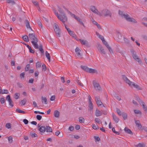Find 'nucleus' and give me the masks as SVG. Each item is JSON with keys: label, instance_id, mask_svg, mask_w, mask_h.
Wrapping results in <instances>:
<instances>
[{"label": "nucleus", "instance_id": "f257e3e1", "mask_svg": "<svg viewBox=\"0 0 147 147\" xmlns=\"http://www.w3.org/2000/svg\"><path fill=\"white\" fill-rule=\"evenodd\" d=\"M119 14L123 18L125 19L127 21L129 22L136 23L137 21L136 20L133 18L130 17V16L127 13H125L123 12L119 11Z\"/></svg>", "mask_w": 147, "mask_h": 147}, {"label": "nucleus", "instance_id": "f03ea898", "mask_svg": "<svg viewBox=\"0 0 147 147\" xmlns=\"http://www.w3.org/2000/svg\"><path fill=\"white\" fill-rule=\"evenodd\" d=\"M29 38L32 40L31 42L35 49H38L39 46L37 43L38 39L35 36L34 33L30 34H29Z\"/></svg>", "mask_w": 147, "mask_h": 147}, {"label": "nucleus", "instance_id": "7ed1b4c3", "mask_svg": "<svg viewBox=\"0 0 147 147\" xmlns=\"http://www.w3.org/2000/svg\"><path fill=\"white\" fill-rule=\"evenodd\" d=\"M55 31L56 34L57 35L58 37L60 36L61 30L59 28L58 24L56 23H55L53 26Z\"/></svg>", "mask_w": 147, "mask_h": 147}, {"label": "nucleus", "instance_id": "20e7f679", "mask_svg": "<svg viewBox=\"0 0 147 147\" xmlns=\"http://www.w3.org/2000/svg\"><path fill=\"white\" fill-rule=\"evenodd\" d=\"M101 13L102 16L105 17L109 16L110 17H111L112 14L109 10L107 9H104L101 11Z\"/></svg>", "mask_w": 147, "mask_h": 147}, {"label": "nucleus", "instance_id": "39448f33", "mask_svg": "<svg viewBox=\"0 0 147 147\" xmlns=\"http://www.w3.org/2000/svg\"><path fill=\"white\" fill-rule=\"evenodd\" d=\"M59 18L58 19L61 21L63 24H64L65 22L67 20V17L64 12L60 13Z\"/></svg>", "mask_w": 147, "mask_h": 147}, {"label": "nucleus", "instance_id": "423d86ee", "mask_svg": "<svg viewBox=\"0 0 147 147\" xmlns=\"http://www.w3.org/2000/svg\"><path fill=\"white\" fill-rule=\"evenodd\" d=\"M122 79L126 83L128 84L130 86H131V84L132 83V82L128 79L125 75H122Z\"/></svg>", "mask_w": 147, "mask_h": 147}, {"label": "nucleus", "instance_id": "0eeeda50", "mask_svg": "<svg viewBox=\"0 0 147 147\" xmlns=\"http://www.w3.org/2000/svg\"><path fill=\"white\" fill-rule=\"evenodd\" d=\"M38 129L41 132L44 133L46 131V127L45 126H41L39 124L38 125Z\"/></svg>", "mask_w": 147, "mask_h": 147}, {"label": "nucleus", "instance_id": "6e6552de", "mask_svg": "<svg viewBox=\"0 0 147 147\" xmlns=\"http://www.w3.org/2000/svg\"><path fill=\"white\" fill-rule=\"evenodd\" d=\"M97 45L98 49L100 51L101 53L105 54L106 53L104 49H103L102 45L99 43H97Z\"/></svg>", "mask_w": 147, "mask_h": 147}, {"label": "nucleus", "instance_id": "1a4fd4ad", "mask_svg": "<svg viewBox=\"0 0 147 147\" xmlns=\"http://www.w3.org/2000/svg\"><path fill=\"white\" fill-rule=\"evenodd\" d=\"M93 86L96 90H99L100 89V87L98 83H97L94 81H93Z\"/></svg>", "mask_w": 147, "mask_h": 147}, {"label": "nucleus", "instance_id": "9d476101", "mask_svg": "<svg viewBox=\"0 0 147 147\" xmlns=\"http://www.w3.org/2000/svg\"><path fill=\"white\" fill-rule=\"evenodd\" d=\"M79 40L82 44L85 45L87 47H90L88 42L86 40L80 39Z\"/></svg>", "mask_w": 147, "mask_h": 147}, {"label": "nucleus", "instance_id": "9b49d317", "mask_svg": "<svg viewBox=\"0 0 147 147\" xmlns=\"http://www.w3.org/2000/svg\"><path fill=\"white\" fill-rule=\"evenodd\" d=\"M95 98L96 104L98 106H100L102 104V102L101 101L100 98L99 97L95 96Z\"/></svg>", "mask_w": 147, "mask_h": 147}, {"label": "nucleus", "instance_id": "f8f14e48", "mask_svg": "<svg viewBox=\"0 0 147 147\" xmlns=\"http://www.w3.org/2000/svg\"><path fill=\"white\" fill-rule=\"evenodd\" d=\"M93 109V104L92 102H89L88 111L90 112V113H91L92 112Z\"/></svg>", "mask_w": 147, "mask_h": 147}, {"label": "nucleus", "instance_id": "ddd939ff", "mask_svg": "<svg viewBox=\"0 0 147 147\" xmlns=\"http://www.w3.org/2000/svg\"><path fill=\"white\" fill-rule=\"evenodd\" d=\"M88 72L90 73H96V74L98 73L96 69L90 68L89 69Z\"/></svg>", "mask_w": 147, "mask_h": 147}, {"label": "nucleus", "instance_id": "4468645a", "mask_svg": "<svg viewBox=\"0 0 147 147\" xmlns=\"http://www.w3.org/2000/svg\"><path fill=\"white\" fill-rule=\"evenodd\" d=\"M134 59H135L136 61L140 63H142V61L138 57L137 55H134L133 57Z\"/></svg>", "mask_w": 147, "mask_h": 147}, {"label": "nucleus", "instance_id": "2eb2a0df", "mask_svg": "<svg viewBox=\"0 0 147 147\" xmlns=\"http://www.w3.org/2000/svg\"><path fill=\"white\" fill-rule=\"evenodd\" d=\"M102 112H101L99 110L96 109L95 112V115L97 117L101 116L102 114Z\"/></svg>", "mask_w": 147, "mask_h": 147}, {"label": "nucleus", "instance_id": "dca6fc26", "mask_svg": "<svg viewBox=\"0 0 147 147\" xmlns=\"http://www.w3.org/2000/svg\"><path fill=\"white\" fill-rule=\"evenodd\" d=\"M140 104L144 110L147 112V106L146 105L145 103L142 102Z\"/></svg>", "mask_w": 147, "mask_h": 147}, {"label": "nucleus", "instance_id": "f3484780", "mask_svg": "<svg viewBox=\"0 0 147 147\" xmlns=\"http://www.w3.org/2000/svg\"><path fill=\"white\" fill-rule=\"evenodd\" d=\"M124 130L126 133L127 134H133L131 130L127 127H125L124 129Z\"/></svg>", "mask_w": 147, "mask_h": 147}, {"label": "nucleus", "instance_id": "a211bd4d", "mask_svg": "<svg viewBox=\"0 0 147 147\" xmlns=\"http://www.w3.org/2000/svg\"><path fill=\"white\" fill-rule=\"evenodd\" d=\"M90 8L91 10L94 13H96V11H98L97 9L94 6H91L90 7Z\"/></svg>", "mask_w": 147, "mask_h": 147}, {"label": "nucleus", "instance_id": "6ab92c4d", "mask_svg": "<svg viewBox=\"0 0 147 147\" xmlns=\"http://www.w3.org/2000/svg\"><path fill=\"white\" fill-rule=\"evenodd\" d=\"M113 119V120L116 123H117L119 121V119L114 114H112Z\"/></svg>", "mask_w": 147, "mask_h": 147}, {"label": "nucleus", "instance_id": "aec40b11", "mask_svg": "<svg viewBox=\"0 0 147 147\" xmlns=\"http://www.w3.org/2000/svg\"><path fill=\"white\" fill-rule=\"evenodd\" d=\"M25 24L27 28H30L32 30V28L30 25L29 21L27 20H26L25 22Z\"/></svg>", "mask_w": 147, "mask_h": 147}, {"label": "nucleus", "instance_id": "412c9836", "mask_svg": "<svg viewBox=\"0 0 147 147\" xmlns=\"http://www.w3.org/2000/svg\"><path fill=\"white\" fill-rule=\"evenodd\" d=\"M132 86L134 87L135 88H136L138 90H141L142 89L137 84H136L132 82V83L131 84V86L132 87Z\"/></svg>", "mask_w": 147, "mask_h": 147}, {"label": "nucleus", "instance_id": "4be33fe9", "mask_svg": "<svg viewBox=\"0 0 147 147\" xmlns=\"http://www.w3.org/2000/svg\"><path fill=\"white\" fill-rule=\"evenodd\" d=\"M59 112L58 110H55L54 112V116L57 118H58L59 116Z\"/></svg>", "mask_w": 147, "mask_h": 147}, {"label": "nucleus", "instance_id": "5701e85b", "mask_svg": "<svg viewBox=\"0 0 147 147\" xmlns=\"http://www.w3.org/2000/svg\"><path fill=\"white\" fill-rule=\"evenodd\" d=\"M25 45H26L27 47L29 49V51L30 53H34V50H33L32 49L31 47L29 45H27L26 44H25Z\"/></svg>", "mask_w": 147, "mask_h": 147}, {"label": "nucleus", "instance_id": "b1692460", "mask_svg": "<svg viewBox=\"0 0 147 147\" xmlns=\"http://www.w3.org/2000/svg\"><path fill=\"white\" fill-rule=\"evenodd\" d=\"M22 38L23 40L26 42H28L29 39L28 36L27 35H24L22 37Z\"/></svg>", "mask_w": 147, "mask_h": 147}, {"label": "nucleus", "instance_id": "393cba45", "mask_svg": "<svg viewBox=\"0 0 147 147\" xmlns=\"http://www.w3.org/2000/svg\"><path fill=\"white\" fill-rule=\"evenodd\" d=\"M81 67L86 71L88 72L89 68L87 66L81 65Z\"/></svg>", "mask_w": 147, "mask_h": 147}, {"label": "nucleus", "instance_id": "a878e982", "mask_svg": "<svg viewBox=\"0 0 147 147\" xmlns=\"http://www.w3.org/2000/svg\"><path fill=\"white\" fill-rule=\"evenodd\" d=\"M46 130L47 132H51L52 131V128L49 126H46Z\"/></svg>", "mask_w": 147, "mask_h": 147}, {"label": "nucleus", "instance_id": "bb28decb", "mask_svg": "<svg viewBox=\"0 0 147 147\" xmlns=\"http://www.w3.org/2000/svg\"><path fill=\"white\" fill-rule=\"evenodd\" d=\"M42 103L44 102L45 104H47V99L45 97L42 96Z\"/></svg>", "mask_w": 147, "mask_h": 147}, {"label": "nucleus", "instance_id": "cd10ccee", "mask_svg": "<svg viewBox=\"0 0 147 147\" xmlns=\"http://www.w3.org/2000/svg\"><path fill=\"white\" fill-rule=\"evenodd\" d=\"M75 51L78 56L80 55V52L81 51L78 47H77L76 48Z\"/></svg>", "mask_w": 147, "mask_h": 147}, {"label": "nucleus", "instance_id": "c85d7f7f", "mask_svg": "<svg viewBox=\"0 0 147 147\" xmlns=\"http://www.w3.org/2000/svg\"><path fill=\"white\" fill-rule=\"evenodd\" d=\"M145 146L146 144L143 143H139L136 146L137 147H145Z\"/></svg>", "mask_w": 147, "mask_h": 147}, {"label": "nucleus", "instance_id": "c756f323", "mask_svg": "<svg viewBox=\"0 0 147 147\" xmlns=\"http://www.w3.org/2000/svg\"><path fill=\"white\" fill-rule=\"evenodd\" d=\"M45 54L46 57L49 60V61L50 62L51 61V57L50 54L48 53L47 51H46L45 52Z\"/></svg>", "mask_w": 147, "mask_h": 147}, {"label": "nucleus", "instance_id": "7c9ffc66", "mask_svg": "<svg viewBox=\"0 0 147 147\" xmlns=\"http://www.w3.org/2000/svg\"><path fill=\"white\" fill-rule=\"evenodd\" d=\"M69 34L71 36H72V37L76 39V38L77 37L76 35L75 34L74 32L72 31L70 32Z\"/></svg>", "mask_w": 147, "mask_h": 147}, {"label": "nucleus", "instance_id": "2f4dec72", "mask_svg": "<svg viewBox=\"0 0 147 147\" xmlns=\"http://www.w3.org/2000/svg\"><path fill=\"white\" fill-rule=\"evenodd\" d=\"M7 3H11L12 4L14 5L16 4V2L13 0H6Z\"/></svg>", "mask_w": 147, "mask_h": 147}, {"label": "nucleus", "instance_id": "473e14b6", "mask_svg": "<svg viewBox=\"0 0 147 147\" xmlns=\"http://www.w3.org/2000/svg\"><path fill=\"white\" fill-rule=\"evenodd\" d=\"M6 138L8 139V141L9 143H11L13 142V138L11 136H9V137H6Z\"/></svg>", "mask_w": 147, "mask_h": 147}, {"label": "nucleus", "instance_id": "72a5a7b5", "mask_svg": "<svg viewBox=\"0 0 147 147\" xmlns=\"http://www.w3.org/2000/svg\"><path fill=\"white\" fill-rule=\"evenodd\" d=\"M30 135L33 138L37 137V134H35L33 132H31L30 133Z\"/></svg>", "mask_w": 147, "mask_h": 147}, {"label": "nucleus", "instance_id": "f704fd0d", "mask_svg": "<svg viewBox=\"0 0 147 147\" xmlns=\"http://www.w3.org/2000/svg\"><path fill=\"white\" fill-rule=\"evenodd\" d=\"M39 49L42 53H44V51L42 49V46L41 44L40 45Z\"/></svg>", "mask_w": 147, "mask_h": 147}, {"label": "nucleus", "instance_id": "c9c22d12", "mask_svg": "<svg viewBox=\"0 0 147 147\" xmlns=\"http://www.w3.org/2000/svg\"><path fill=\"white\" fill-rule=\"evenodd\" d=\"M53 11L55 13V14L56 15L57 18L58 19H59V17H60V15L58 13L57 11L55 9L53 10Z\"/></svg>", "mask_w": 147, "mask_h": 147}, {"label": "nucleus", "instance_id": "e433bc0d", "mask_svg": "<svg viewBox=\"0 0 147 147\" xmlns=\"http://www.w3.org/2000/svg\"><path fill=\"white\" fill-rule=\"evenodd\" d=\"M41 65L42 64L41 62L39 61H38V62L36 63V68L40 67L41 66Z\"/></svg>", "mask_w": 147, "mask_h": 147}, {"label": "nucleus", "instance_id": "4c0bfd02", "mask_svg": "<svg viewBox=\"0 0 147 147\" xmlns=\"http://www.w3.org/2000/svg\"><path fill=\"white\" fill-rule=\"evenodd\" d=\"M130 51L131 53V54H132V57L136 55V52L135 51L134 49H131V50Z\"/></svg>", "mask_w": 147, "mask_h": 147}, {"label": "nucleus", "instance_id": "58836bf2", "mask_svg": "<svg viewBox=\"0 0 147 147\" xmlns=\"http://www.w3.org/2000/svg\"><path fill=\"white\" fill-rule=\"evenodd\" d=\"M26 102H27V100L25 98H24L23 100L21 101V103L22 105H25L26 104Z\"/></svg>", "mask_w": 147, "mask_h": 147}, {"label": "nucleus", "instance_id": "ea45409f", "mask_svg": "<svg viewBox=\"0 0 147 147\" xmlns=\"http://www.w3.org/2000/svg\"><path fill=\"white\" fill-rule=\"evenodd\" d=\"M92 128L94 129H98L99 128L98 126L97 125L93 124H92Z\"/></svg>", "mask_w": 147, "mask_h": 147}, {"label": "nucleus", "instance_id": "a19ab883", "mask_svg": "<svg viewBox=\"0 0 147 147\" xmlns=\"http://www.w3.org/2000/svg\"><path fill=\"white\" fill-rule=\"evenodd\" d=\"M30 67V65L29 64H27L25 68V71H28Z\"/></svg>", "mask_w": 147, "mask_h": 147}, {"label": "nucleus", "instance_id": "79ce46f5", "mask_svg": "<svg viewBox=\"0 0 147 147\" xmlns=\"http://www.w3.org/2000/svg\"><path fill=\"white\" fill-rule=\"evenodd\" d=\"M16 112L19 113H25V112L24 111L21 110L19 108L16 109Z\"/></svg>", "mask_w": 147, "mask_h": 147}, {"label": "nucleus", "instance_id": "37998d69", "mask_svg": "<svg viewBox=\"0 0 147 147\" xmlns=\"http://www.w3.org/2000/svg\"><path fill=\"white\" fill-rule=\"evenodd\" d=\"M79 122L80 123H84V119L82 117H80L79 118Z\"/></svg>", "mask_w": 147, "mask_h": 147}, {"label": "nucleus", "instance_id": "c03bdc74", "mask_svg": "<svg viewBox=\"0 0 147 147\" xmlns=\"http://www.w3.org/2000/svg\"><path fill=\"white\" fill-rule=\"evenodd\" d=\"M122 116L124 120H125L127 118V115L126 113H123L122 114Z\"/></svg>", "mask_w": 147, "mask_h": 147}, {"label": "nucleus", "instance_id": "a18cd8bd", "mask_svg": "<svg viewBox=\"0 0 147 147\" xmlns=\"http://www.w3.org/2000/svg\"><path fill=\"white\" fill-rule=\"evenodd\" d=\"M112 131L115 134L117 135H119L120 134V133L118 131H117L115 130V129L114 127H113L112 129Z\"/></svg>", "mask_w": 147, "mask_h": 147}, {"label": "nucleus", "instance_id": "49530a36", "mask_svg": "<svg viewBox=\"0 0 147 147\" xmlns=\"http://www.w3.org/2000/svg\"><path fill=\"white\" fill-rule=\"evenodd\" d=\"M20 95V94H19V93H16L14 95L15 98L16 99H18L19 98V97Z\"/></svg>", "mask_w": 147, "mask_h": 147}, {"label": "nucleus", "instance_id": "de8ad7c7", "mask_svg": "<svg viewBox=\"0 0 147 147\" xmlns=\"http://www.w3.org/2000/svg\"><path fill=\"white\" fill-rule=\"evenodd\" d=\"M5 127L8 129L10 128L11 127V124L9 123H6L5 125Z\"/></svg>", "mask_w": 147, "mask_h": 147}, {"label": "nucleus", "instance_id": "09e8293b", "mask_svg": "<svg viewBox=\"0 0 147 147\" xmlns=\"http://www.w3.org/2000/svg\"><path fill=\"white\" fill-rule=\"evenodd\" d=\"M102 41L103 44L105 45L106 47L109 45L107 42L105 40V39H103Z\"/></svg>", "mask_w": 147, "mask_h": 147}, {"label": "nucleus", "instance_id": "8fccbe9b", "mask_svg": "<svg viewBox=\"0 0 147 147\" xmlns=\"http://www.w3.org/2000/svg\"><path fill=\"white\" fill-rule=\"evenodd\" d=\"M94 120L97 123L99 124L101 122L100 119H99L96 118Z\"/></svg>", "mask_w": 147, "mask_h": 147}, {"label": "nucleus", "instance_id": "3c124183", "mask_svg": "<svg viewBox=\"0 0 147 147\" xmlns=\"http://www.w3.org/2000/svg\"><path fill=\"white\" fill-rule=\"evenodd\" d=\"M107 48L109 51H110L111 53H113V52L111 48L109 45H108V46H107Z\"/></svg>", "mask_w": 147, "mask_h": 147}, {"label": "nucleus", "instance_id": "603ef678", "mask_svg": "<svg viewBox=\"0 0 147 147\" xmlns=\"http://www.w3.org/2000/svg\"><path fill=\"white\" fill-rule=\"evenodd\" d=\"M107 48L109 51H110L111 53H113V52L111 48L109 45H108V46H107Z\"/></svg>", "mask_w": 147, "mask_h": 147}, {"label": "nucleus", "instance_id": "864d4df0", "mask_svg": "<svg viewBox=\"0 0 147 147\" xmlns=\"http://www.w3.org/2000/svg\"><path fill=\"white\" fill-rule=\"evenodd\" d=\"M134 112L135 114H141V112L139 110H134Z\"/></svg>", "mask_w": 147, "mask_h": 147}, {"label": "nucleus", "instance_id": "5fc2aeb1", "mask_svg": "<svg viewBox=\"0 0 147 147\" xmlns=\"http://www.w3.org/2000/svg\"><path fill=\"white\" fill-rule=\"evenodd\" d=\"M136 100L138 101L140 103V104L141 103H142V102H143L141 100L138 96H137L136 97Z\"/></svg>", "mask_w": 147, "mask_h": 147}, {"label": "nucleus", "instance_id": "6e6d98bb", "mask_svg": "<svg viewBox=\"0 0 147 147\" xmlns=\"http://www.w3.org/2000/svg\"><path fill=\"white\" fill-rule=\"evenodd\" d=\"M9 93L8 90H2V94H8Z\"/></svg>", "mask_w": 147, "mask_h": 147}, {"label": "nucleus", "instance_id": "4d7b16f0", "mask_svg": "<svg viewBox=\"0 0 147 147\" xmlns=\"http://www.w3.org/2000/svg\"><path fill=\"white\" fill-rule=\"evenodd\" d=\"M42 70H43L45 71H46L47 67L46 65L44 64H42Z\"/></svg>", "mask_w": 147, "mask_h": 147}, {"label": "nucleus", "instance_id": "13d9d810", "mask_svg": "<svg viewBox=\"0 0 147 147\" xmlns=\"http://www.w3.org/2000/svg\"><path fill=\"white\" fill-rule=\"evenodd\" d=\"M34 5L36 6H37L38 7H39V4L37 1H34L32 2Z\"/></svg>", "mask_w": 147, "mask_h": 147}, {"label": "nucleus", "instance_id": "bf43d9fd", "mask_svg": "<svg viewBox=\"0 0 147 147\" xmlns=\"http://www.w3.org/2000/svg\"><path fill=\"white\" fill-rule=\"evenodd\" d=\"M6 100H7L8 102L11 100V99L9 95H8L6 97Z\"/></svg>", "mask_w": 147, "mask_h": 147}, {"label": "nucleus", "instance_id": "052dcab7", "mask_svg": "<svg viewBox=\"0 0 147 147\" xmlns=\"http://www.w3.org/2000/svg\"><path fill=\"white\" fill-rule=\"evenodd\" d=\"M137 127L139 129H141L142 126L140 123H139V124H137V125H136Z\"/></svg>", "mask_w": 147, "mask_h": 147}, {"label": "nucleus", "instance_id": "680f3d73", "mask_svg": "<svg viewBox=\"0 0 147 147\" xmlns=\"http://www.w3.org/2000/svg\"><path fill=\"white\" fill-rule=\"evenodd\" d=\"M58 11H59L60 14L64 12L63 9L59 7H58Z\"/></svg>", "mask_w": 147, "mask_h": 147}, {"label": "nucleus", "instance_id": "e2e57ef3", "mask_svg": "<svg viewBox=\"0 0 147 147\" xmlns=\"http://www.w3.org/2000/svg\"><path fill=\"white\" fill-rule=\"evenodd\" d=\"M116 111L117 113L119 115H121V112L119 109L118 108H117Z\"/></svg>", "mask_w": 147, "mask_h": 147}, {"label": "nucleus", "instance_id": "0e129e2a", "mask_svg": "<svg viewBox=\"0 0 147 147\" xmlns=\"http://www.w3.org/2000/svg\"><path fill=\"white\" fill-rule=\"evenodd\" d=\"M36 117L38 120H40L42 118V116L40 115H37Z\"/></svg>", "mask_w": 147, "mask_h": 147}, {"label": "nucleus", "instance_id": "69168bd1", "mask_svg": "<svg viewBox=\"0 0 147 147\" xmlns=\"http://www.w3.org/2000/svg\"><path fill=\"white\" fill-rule=\"evenodd\" d=\"M0 102L1 104H3L5 103V100L4 98H1Z\"/></svg>", "mask_w": 147, "mask_h": 147}, {"label": "nucleus", "instance_id": "338daca9", "mask_svg": "<svg viewBox=\"0 0 147 147\" xmlns=\"http://www.w3.org/2000/svg\"><path fill=\"white\" fill-rule=\"evenodd\" d=\"M94 138L96 141H99L100 140V139L99 137L94 136Z\"/></svg>", "mask_w": 147, "mask_h": 147}, {"label": "nucleus", "instance_id": "774afa93", "mask_svg": "<svg viewBox=\"0 0 147 147\" xmlns=\"http://www.w3.org/2000/svg\"><path fill=\"white\" fill-rule=\"evenodd\" d=\"M23 122L25 124H27L28 123V121L26 119H25L23 120Z\"/></svg>", "mask_w": 147, "mask_h": 147}]
</instances>
